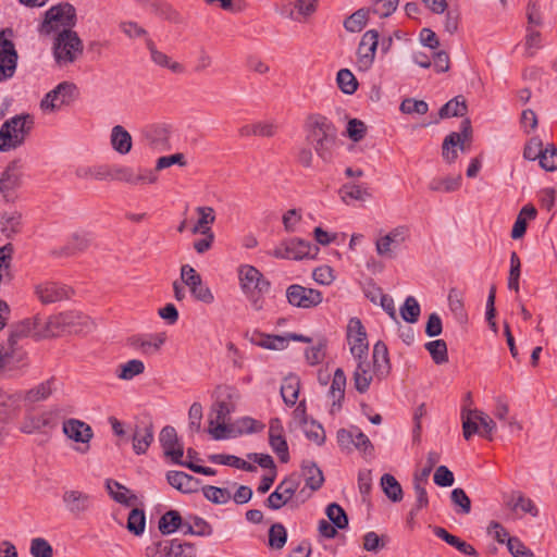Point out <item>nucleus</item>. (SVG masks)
Masks as SVG:
<instances>
[{"instance_id": "1", "label": "nucleus", "mask_w": 557, "mask_h": 557, "mask_svg": "<svg viewBox=\"0 0 557 557\" xmlns=\"http://www.w3.org/2000/svg\"><path fill=\"white\" fill-rule=\"evenodd\" d=\"M346 339L350 354L357 367L354 373L355 385L359 392H364L371 381L369 360V342L367 332L360 319L351 318L346 327Z\"/></svg>"}, {"instance_id": "2", "label": "nucleus", "mask_w": 557, "mask_h": 557, "mask_svg": "<svg viewBox=\"0 0 557 557\" xmlns=\"http://www.w3.org/2000/svg\"><path fill=\"white\" fill-rule=\"evenodd\" d=\"M214 399L209 416V434L214 440H222L231 431L228 426L230 414L236 409L239 392L230 385H219L213 391Z\"/></svg>"}, {"instance_id": "3", "label": "nucleus", "mask_w": 557, "mask_h": 557, "mask_svg": "<svg viewBox=\"0 0 557 557\" xmlns=\"http://www.w3.org/2000/svg\"><path fill=\"white\" fill-rule=\"evenodd\" d=\"M307 141L318 157L330 162L336 145L337 131L334 124L324 115L312 114L306 122Z\"/></svg>"}, {"instance_id": "4", "label": "nucleus", "mask_w": 557, "mask_h": 557, "mask_svg": "<svg viewBox=\"0 0 557 557\" xmlns=\"http://www.w3.org/2000/svg\"><path fill=\"white\" fill-rule=\"evenodd\" d=\"M34 125L29 114H17L7 120L0 127V152H9L21 147Z\"/></svg>"}, {"instance_id": "5", "label": "nucleus", "mask_w": 557, "mask_h": 557, "mask_svg": "<svg viewBox=\"0 0 557 557\" xmlns=\"http://www.w3.org/2000/svg\"><path fill=\"white\" fill-rule=\"evenodd\" d=\"M84 51V45L77 33L71 28H64L55 34L52 44V53L59 67H67L76 62Z\"/></svg>"}, {"instance_id": "6", "label": "nucleus", "mask_w": 557, "mask_h": 557, "mask_svg": "<svg viewBox=\"0 0 557 557\" xmlns=\"http://www.w3.org/2000/svg\"><path fill=\"white\" fill-rule=\"evenodd\" d=\"M238 275L243 292L251 300L252 307L256 310H260L262 302L256 295L267 293L270 288V283L257 268L249 264L240 265Z\"/></svg>"}, {"instance_id": "7", "label": "nucleus", "mask_w": 557, "mask_h": 557, "mask_svg": "<svg viewBox=\"0 0 557 557\" xmlns=\"http://www.w3.org/2000/svg\"><path fill=\"white\" fill-rule=\"evenodd\" d=\"M74 20L75 9L72 4L65 2L51 7L46 12V17L41 25V32L45 34L55 32L58 34L64 28H71L74 25Z\"/></svg>"}, {"instance_id": "8", "label": "nucleus", "mask_w": 557, "mask_h": 557, "mask_svg": "<svg viewBox=\"0 0 557 557\" xmlns=\"http://www.w3.org/2000/svg\"><path fill=\"white\" fill-rule=\"evenodd\" d=\"M32 332V323L29 320L21 321L13 324L9 329L5 343L0 344L4 351L12 355V359L17 366L23 364L26 359L25 351L20 347V342L26 338Z\"/></svg>"}, {"instance_id": "9", "label": "nucleus", "mask_w": 557, "mask_h": 557, "mask_svg": "<svg viewBox=\"0 0 557 557\" xmlns=\"http://www.w3.org/2000/svg\"><path fill=\"white\" fill-rule=\"evenodd\" d=\"M318 250V247L307 240L292 238L276 246L272 251V256L278 259L302 260L305 258H313Z\"/></svg>"}, {"instance_id": "10", "label": "nucleus", "mask_w": 557, "mask_h": 557, "mask_svg": "<svg viewBox=\"0 0 557 557\" xmlns=\"http://www.w3.org/2000/svg\"><path fill=\"white\" fill-rule=\"evenodd\" d=\"M77 87L71 82H62L50 90L41 100L40 108L45 112H54L70 104L76 96Z\"/></svg>"}, {"instance_id": "11", "label": "nucleus", "mask_w": 557, "mask_h": 557, "mask_svg": "<svg viewBox=\"0 0 557 557\" xmlns=\"http://www.w3.org/2000/svg\"><path fill=\"white\" fill-rule=\"evenodd\" d=\"M286 298L289 305L301 309L315 308L323 301V295L320 290L299 284L287 287Z\"/></svg>"}, {"instance_id": "12", "label": "nucleus", "mask_w": 557, "mask_h": 557, "mask_svg": "<svg viewBox=\"0 0 557 557\" xmlns=\"http://www.w3.org/2000/svg\"><path fill=\"white\" fill-rule=\"evenodd\" d=\"M62 504L69 515L79 519L92 508V496L81 490H65L62 494Z\"/></svg>"}, {"instance_id": "13", "label": "nucleus", "mask_w": 557, "mask_h": 557, "mask_svg": "<svg viewBox=\"0 0 557 557\" xmlns=\"http://www.w3.org/2000/svg\"><path fill=\"white\" fill-rule=\"evenodd\" d=\"M23 165L18 160L8 164L0 177V193L7 201H13L15 191L22 186Z\"/></svg>"}, {"instance_id": "14", "label": "nucleus", "mask_w": 557, "mask_h": 557, "mask_svg": "<svg viewBox=\"0 0 557 557\" xmlns=\"http://www.w3.org/2000/svg\"><path fill=\"white\" fill-rule=\"evenodd\" d=\"M379 32L370 29L366 32L357 48V67L359 71H368L375 59L379 46Z\"/></svg>"}, {"instance_id": "15", "label": "nucleus", "mask_w": 557, "mask_h": 557, "mask_svg": "<svg viewBox=\"0 0 557 557\" xmlns=\"http://www.w3.org/2000/svg\"><path fill=\"white\" fill-rule=\"evenodd\" d=\"M50 324L66 327L74 333H87L94 327L90 318L78 311L62 312L53 317Z\"/></svg>"}, {"instance_id": "16", "label": "nucleus", "mask_w": 557, "mask_h": 557, "mask_svg": "<svg viewBox=\"0 0 557 557\" xmlns=\"http://www.w3.org/2000/svg\"><path fill=\"white\" fill-rule=\"evenodd\" d=\"M17 52L13 42L0 33V82L11 78L16 70Z\"/></svg>"}, {"instance_id": "17", "label": "nucleus", "mask_w": 557, "mask_h": 557, "mask_svg": "<svg viewBox=\"0 0 557 557\" xmlns=\"http://www.w3.org/2000/svg\"><path fill=\"white\" fill-rule=\"evenodd\" d=\"M461 127L462 133H451L444 139L442 156L447 163L456 161L458 158V149L463 150V143L470 136V121L465 120Z\"/></svg>"}, {"instance_id": "18", "label": "nucleus", "mask_w": 557, "mask_h": 557, "mask_svg": "<svg viewBox=\"0 0 557 557\" xmlns=\"http://www.w3.org/2000/svg\"><path fill=\"white\" fill-rule=\"evenodd\" d=\"M63 433L76 443L85 444L86 447L78 449L81 453H86L89 448V442L94 436L92 429L86 422L78 419H67L63 422Z\"/></svg>"}, {"instance_id": "19", "label": "nucleus", "mask_w": 557, "mask_h": 557, "mask_svg": "<svg viewBox=\"0 0 557 557\" xmlns=\"http://www.w3.org/2000/svg\"><path fill=\"white\" fill-rule=\"evenodd\" d=\"M35 293L42 304H52L67 299L72 289L57 282H42L35 286Z\"/></svg>"}, {"instance_id": "20", "label": "nucleus", "mask_w": 557, "mask_h": 557, "mask_svg": "<svg viewBox=\"0 0 557 557\" xmlns=\"http://www.w3.org/2000/svg\"><path fill=\"white\" fill-rule=\"evenodd\" d=\"M409 238L407 226L399 225L385 234V259L397 258L405 249L406 242Z\"/></svg>"}, {"instance_id": "21", "label": "nucleus", "mask_w": 557, "mask_h": 557, "mask_svg": "<svg viewBox=\"0 0 557 557\" xmlns=\"http://www.w3.org/2000/svg\"><path fill=\"white\" fill-rule=\"evenodd\" d=\"M159 440L165 456L171 457L175 463L182 465L184 449L183 445L178 442L176 430L171 425L164 426L160 432Z\"/></svg>"}, {"instance_id": "22", "label": "nucleus", "mask_w": 557, "mask_h": 557, "mask_svg": "<svg viewBox=\"0 0 557 557\" xmlns=\"http://www.w3.org/2000/svg\"><path fill=\"white\" fill-rule=\"evenodd\" d=\"M110 145L116 153L126 156L133 147L132 135L124 126L115 125L110 133Z\"/></svg>"}, {"instance_id": "23", "label": "nucleus", "mask_w": 557, "mask_h": 557, "mask_svg": "<svg viewBox=\"0 0 557 557\" xmlns=\"http://www.w3.org/2000/svg\"><path fill=\"white\" fill-rule=\"evenodd\" d=\"M166 480L171 486L185 494L195 493L199 488V481L183 471H169Z\"/></svg>"}, {"instance_id": "24", "label": "nucleus", "mask_w": 557, "mask_h": 557, "mask_svg": "<svg viewBox=\"0 0 557 557\" xmlns=\"http://www.w3.org/2000/svg\"><path fill=\"white\" fill-rule=\"evenodd\" d=\"M379 3H380V0L376 1L372 8H368V9L362 8V9L357 10L352 14H350L348 17L345 18V21L343 23L344 28L348 33L361 32L368 23L370 13L379 12V10L376 8L379 5Z\"/></svg>"}, {"instance_id": "25", "label": "nucleus", "mask_w": 557, "mask_h": 557, "mask_svg": "<svg viewBox=\"0 0 557 557\" xmlns=\"http://www.w3.org/2000/svg\"><path fill=\"white\" fill-rule=\"evenodd\" d=\"M153 428L151 424L136 425L132 435L133 450L135 454H145L153 442Z\"/></svg>"}, {"instance_id": "26", "label": "nucleus", "mask_w": 557, "mask_h": 557, "mask_svg": "<svg viewBox=\"0 0 557 557\" xmlns=\"http://www.w3.org/2000/svg\"><path fill=\"white\" fill-rule=\"evenodd\" d=\"M506 506L515 512L520 511L532 517L539 516V508L535 503L521 492H512L506 499Z\"/></svg>"}, {"instance_id": "27", "label": "nucleus", "mask_w": 557, "mask_h": 557, "mask_svg": "<svg viewBox=\"0 0 557 557\" xmlns=\"http://www.w3.org/2000/svg\"><path fill=\"white\" fill-rule=\"evenodd\" d=\"M51 424L52 412L44 411L39 414H27L21 423L20 430L25 434H33Z\"/></svg>"}, {"instance_id": "28", "label": "nucleus", "mask_w": 557, "mask_h": 557, "mask_svg": "<svg viewBox=\"0 0 557 557\" xmlns=\"http://www.w3.org/2000/svg\"><path fill=\"white\" fill-rule=\"evenodd\" d=\"M460 174L435 176L429 182V189L436 193H454L461 187Z\"/></svg>"}, {"instance_id": "29", "label": "nucleus", "mask_w": 557, "mask_h": 557, "mask_svg": "<svg viewBox=\"0 0 557 557\" xmlns=\"http://www.w3.org/2000/svg\"><path fill=\"white\" fill-rule=\"evenodd\" d=\"M197 222L191 226V234H207L212 232L211 225L215 222V211L212 207L201 206L195 209Z\"/></svg>"}, {"instance_id": "30", "label": "nucleus", "mask_w": 557, "mask_h": 557, "mask_svg": "<svg viewBox=\"0 0 557 557\" xmlns=\"http://www.w3.org/2000/svg\"><path fill=\"white\" fill-rule=\"evenodd\" d=\"M346 376L342 369H336L334 372L333 381L329 391V396L332 399L331 412L334 413L341 409V401L345 395Z\"/></svg>"}, {"instance_id": "31", "label": "nucleus", "mask_w": 557, "mask_h": 557, "mask_svg": "<svg viewBox=\"0 0 557 557\" xmlns=\"http://www.w3.org/2000/svg\"><path fill=\"white\" fill-rule=\"evenodd\" d=\"M57 383L55 377H50L39 383L26 392L25 400L29 403H38L48 399L57 389Z\"/></svg>"}, {"instance_id": "32", "label": "nucleus", "mask_w": 557, "mask_h": 557, "mask_svg": "<svg viewBox=\"0 0 557 557\" xmlns=\"http://www.w3.org/2000/svg\"><path fill=\"white\" fill-rule=\"evenodd\" d=\"M148 49L150 52V58L156 65L168 69L175 74H182L185 72V67L183 64L172 60L171 57L158 50L153 44L149 42Z\"/></svg>"}, {"instance_id": "33", "label": "nucleus", "mask_w": 557, "mask_h": 557, "mask_svg": "<svg viewBox=\"0 0 557 557\" xmlns=\"http://www.w3.org/2000/svg\"><path fill=\"white\" fill-rule=\"evenodd\" d=\"M342 201L349 205L351 200L366 202L371 198L367 187L354 183H348L339 189Z\"/></svg>"}, {"instance_id": "34", "label": "nucleus", "mask_w": 557, "mask_h": 557, "mask_svg": "<svg viewBox=\"0 0 557 557\" xmlns=\"http://www.w3.org/2000/svg\"><path fill=\"white\" fill-rule=\"evenodd\" d=\"M106 486L110 496L120 504L129 506L137 500L136 495L132 494L127 487L117 481L107 480Z\"/></svg>"}, {"instance_id": "35", "label": "nucleus", "mask_w": 557, "mask_h": 557, "mask_svg": "<svg viewBox=\"0 0 557 557\" xmlns=\"http://www.w3.org/2000/svg\"><path fill=\"white\" fill-rule=\"evenodd\" d=\"M145 363L139 359H132L117 366L115 375L122 381H131L145 372Z\"/></svg>"}, {"instance_id": "36", "label": "nucleus", "mask_w": 557, "mask_h": 557, "mask_svg": "<svg viewBox=\"0 0 557 557\" xmlns=\"http://www.w3.org/2000/svg\"><path fill=\"white\" fill-rule=\"evenodd\" d=\"M76 175L84 180H95V181L113 180V171L107 164H99V165L78 169L76 171Z\"/></svg>"}, {"instance_id": "37", "label": "nucleus", "mask_w": 557, "mask_h": 557, "mask_svg": "<svg viewBox=\"0 0 557 557\" xmlns=\"http://www.w3.org/2000/svg\"><path fill=\"white\" fill-rule=\"evenodd\" d=\"M301 468L306 485L312 491L319 490L324 482V476L320 468L311 461H304Z\"/></svg>"}, {"instance_id": "38", "label": "nucleus", "mask_w": 557, "mask_h": 557, "mask_svg": "<svg viewBox=\"0 0 557 557\" xmlns=\"http://www.w3.org/2000/svg\"><path fill=\"white\" fill-rule=\"evenodd\" d=\"M336 85L344 95L351 96L357 91L359 83L349 69H341L336 73Z\"/></svg>"}, {"instance_id": "39", "label": "nucleus", "mask_w": 557, "mask_h": 557, "mask_svg": "<svg viewBox=\"0 0 557 557\" xmlns=\"http://www.w3.org/2000/svg\"><path fill=\"white\" fill-rule=\"evenodd\" d=\"M300 388L299 377L296 375H288L284 379L281 386V395L284 403L288 406L295 405Z\"/></svg>"}, {"instance_id": "40", "label": "nucleus", "mask_w": 557, "mask_h": 557, "mask_svg": "<svg viewBox=\"0 0 557 557\" xmlns=\"http://www.w3.org/2000/svg\"><path fill=\"white\" fill-rule=\"evenodd\" d=\"M433 531L437 537L445 541L450 546H454L460 553H462L465 555H474L475 554L474 548L470 544H468L465 541L460 540L459 537L448 533L445 529H443L441 527H435Z\"/></svg>"}, {"instance_id": "41", "label": "nucleus", "mask_w": 557, "mask_h": 557, "mask_svg": "<svg viewBox=\"0 0 557 557\" xmlns=\"http://www.w3.org/2000/svg\"><path fill=\"white\" fill-rule=\"evenodd\" d=\"M360 286L363 290L364 296L374 305L383 307V293L381 287L374 282L373 277L361 276Z\"/></svg>"}, {"instance_id": "42", "label": "nucleus", "mask_w": 557, "mask_h": 557, "mask_svg": "<svg viewBox=\"0 0 557 557\" xmlns=\"http://www.w3.org/2000/svg\"><path fill=\"white\" fill-rule=\"evenodd\" d=\"M209 459L214 463L234 467L236 469L245 470L248 472H253L257 469L253 465L247 462L246 460H244L239 457L233 456V455H223V454L212 455L209 457Z\"/></svg>"}, {"instance_id": "43", "label": "nucleus", "mask_w": 557, "mask_h": 557, "mask_svg": "<svg viewBox=\"0 0 557 557\" xmlns=\"http://www.w3.org/2000/svg\"><path fill=\"white\" fill-rule=\"evenodd\" d=\"M467 112L466 100L458 96L449 100L443 106L438 112L440 119H447L451 116H463Z\"/></svg>"}, {"instance_id": "44", "label": "nucleus", "mask_w": 557, "mask_h": 557, "mask_svg": "<svg viewBox=\"0 0 557 557\" xmlns=\"http://www.w3.org/2000/svg\"><path fill=\"white\" fill-rule=\"evenodd\" d=\"M479 410H463L461 413L462 435L467 441L474 434L480 433L479 419H476Z\"/></svg>"}, {"instance_id": "45", "label": "nucleus", "mask_w": 557, "mask_h": 557, "mask_svg": "<svg viewBox=\"0 0 557 557\" xmlns=\"http://www.w3.org/2000/svg\"><path fill=\"white\" fill-rule=\"evenodd\" d=\"M182 521L178 511L170 510L160 518L159 530L162 534H171L181 528Z\"/></svg>"}, {"instance_id": "46", "label": "nucleus", "mask_w": 557, "mask_h": 557, "mask_svg": "<svg viewBox=\"0 0 557 557\" xmlns=\"http://www.w3.org/2000/svg\"><path fill=\"white\" fill-rule=\"evenodd\" d=\"M337 443L343 450L351 451L354 449L355 438H363L361 431L357 426H350L348 429H339L337 431Z\"/></svg>"}, {"instance_id": "47", "label": "nucleus", "mask_w": 557, "mask_h": 557, "mask_svg": "<svg viewBox=\"0 0 557 557\" xmlns=\"http://www.w3.org/2000/svg\"><path fill=\"white\" fill-rule=\"evenodd\" d=\"M22 224V214L17 211H10L5 212L2 215L1 220V228L2 232L8 236L11 237L12 235L20 232Z\"/></svg>"}, {"instance_id": "48", "label": "nucleus", "mask_w": 557, "mask_h": 557, "mask_svg": "<svg viewBox=\"0 0 557 557\" xmlns=\"http://www.w3.org/2000/svg\"><path fill=\"white\" fill-rule=\"evenodd\" d=\"M421 307L413 296H408L400 307V315L408 323H416L419 320Z\"/></svg>"}, {"instance_id": "49", "label": "nucleus", "mask_w": 557, "mask_h": 557, "mask_svg": "<svg viewBox=\"0 0 557 557\" xmlns=\"http://www.w3.org/2000/svg\"><path fill=\"white\" fill-rule=\"evenodd\" d=\"M425 349L430 352L436 364H443L448 361L447 345L443 339L426 343Z\"/></svg>"}, {"instance_id": "50", "label": "nucleus", "mask_w": 557, "mask_h": 557, "mask_svg": "<svg viewBox=\"0 0 557 557\" xmlns=\"http://www.w3.org/2000/svg\"><path fill=\"white\" fill-rule=\"evenodd\" d=\"M258 339L253 338V343L260 347L273 350H281L286 347L287 338L280 335L258 334Z\"/></svg>"}, {"instance_id": "51", "label": "nucleus", "mask_w": 557, "mask_h": 557, "mask_svg": "<svg viewBox=\"0 0 557 557\" xmlns=\"http://www.w3.org/2000/svg\"><path fill=\"white\" fill-rule=\"evenodd\" d=\"M287 541V532L282 523H274L269 530V546L282 549Z\"/></svg>"}, {"instance_id": "52", "label": "nucleus", "mask_w": 557, "mask_h": 557, "mask_svg": "<svg viewBox=\"0 0 557 557\" xmlns=\"http://www.w3.org/2000/svg\"><path fill=\"white\" fill-rule=\"evenodd\" d=\"M202 492L203 496L213 504H226L232 498L227 488L208 485L202 488Z\"/></svg>"}, {"instance_id": "53", "label": "nucleus", "mask_w": 557, "mask_h": 557, "mask_svg": "<svg viewBox=\"0 0 557 557\" xmlns=\"http://www.w3.org/2000/svg\"><path fill=\"white\" fill-rule=\"evenodd\" d=\"M542 169L545 171H556L557 170V149L554 145H547L543 148V151L537 159Z\"/></svg>"}, {"instance_id": "54", "label": "nucleus", "mask_w": 557, "mask_h": 557, "mask_svg": "<svg viewBox=\"0 0 557 557\" xmlns=\"http://www.w3.org/2000/svg\"><path fill=\"white\" fill-rule=\"evenodd\" d=\"M385 497L393 503H399L404 498L401 485L393 475L387 473H385Z\"/></svg>"}, {"instance_id": "55", "label": "nucleus", "mask_w": 557, "mask_h": 557, "mask_svg": "<svg viewBox=\"0 0 557 557\" xmlns=\"http://www.w3.org/2000/svg\"><path fill=\"white\" fill-rule=\"evenodd\" d=\"M146 525V517L145 512L141 509L135 508L133 509L127 519V529L129 532L134 533L135 535H140Z\"/></svg>"}, {"instance_id": "56", "label": "nucleus", "mask_w": 557, "mask_h": 557, "mask_svg": "<svg viewBox=\"0 0 557 557\" xmlns=\"http://www.w3.org/2000/svg\"><path fill=\"white\" fill-rule=\"evenodd\" d=\"M326 516L329 520L338 529H344L348 524V518L344 509L335 503L327 506Z\"/></svg>"}, {"instance_id": "57", "label": "nucleus", "mask_w": 557, "mask_h": 557, "mask_svg": "<svg viewBox=\"0 0 557 557\" xmlns=\"http://www.w3.org/2000/svg\"><path fill=\"white\" fill-rule=\"evenodd\" d=\"M400 111L406 114L424 115L429 111V104L423 100L408 98L401 102Z\"/></svg>"}, {"instance_id": "58", "label": "nucleus", "mask_w": 557, "mask_h": 557, "mask_svg": "<svg viewBox=\"0 0 557 557\" xmlns=\"http://www.w3.org/2000/svg\"><path fill=\"white\" fill-rule=\"evenodd\" d=\"M326 341L320 339L315 345L306 350V359L309 364L315 366L325 358Z\"/></svg>"}, {"instance_id": "59", "label": "nucleus", "mask_w": 557, "mask_h": 557, "mask_svg": "<svg viewBox=\"0 0 557 557\" xmlns=\"http://www.w3.org/2000/svg\"><path fill=\"white\" fill-rule=\"evenodd\" d=\"M171 541H157L152 542L145 548L146 557H170L171 555Z\"/></svg>"}, {"instance_id": "60", "label": "nucleus", "mask_w": 557, "mask_h": 557, "mask_svg": "<svg viewBox=\"0 0 557 557\" xmlns=\"http://www.w3.org/2000/svg\"><path fill=\"white\" fill-rule=\"evenodd\" d=\"M29 552L33 557H52L53 556L52 546L48 543L47 540H45L42 537H35L32 540Z\"/></svg>"}, {"instance_id": "61", "label": "nucleus", "mask_w": 557, "mask_h": 557, "mask_svg": "<svg viewBox=\"0 0 557 557\" xmlns=\"http://www.w3.org/2000/svg\"><path fill=\"white\" fill-rule=\"evenodd\" d=\"M302 220V212L300 209H289L282 216V223L285 232L294 233L298 224Z\"/></svg>"}, {"instance_id": "62", "label": "nucleus", "mask_w": 557, "mask_h": 557, "mask_svg": "<svg viewBox=\"0 0 557 557\" xmlns=\"http://www.w3.org/2000/svg\"><path fill=\"white\" fill-rule=\"evenodd\" d=\"M234 426L239 433H256L261 431L264 425L250 417H243L236 420Z\"/></svg>"}, {"instance_id": "63", "label": "nucleus", "mask_w": 557, "mask_h": 557, "mask_svg": "<svg viewBox=\"0 0 557 557\" xmlns=\"http://www.w3.org/2000/svg\"><path fill=\"white\" fill-rule=\"evenodd\" d=\"M181 278L182 283L189 287V290H191L194 286L200 285V282H202L201 276L189 264H184L181 268Z\"/></svg>"}, {"instance_id": "64", "label": "nucleus", "mask_w": 557, "mask_h": 557, "mask_svg": "<svg viewBox=\"0 0 557 557\" xmlns=\"http://www.w3.org/2000/svg\"><path fill=\"white\" fill-rule=\"evenodd\" d=\"M170 557H196V547L190 543H181L176 540L171 541Z\"/></svg>"}]
</instances>
